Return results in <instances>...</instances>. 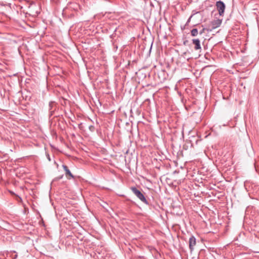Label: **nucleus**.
<instances>
[{
    "label": "nucleus",
    "instance_id": "4",
    "mask_svg": "<svg viewBox=\"0 0 259 259\" xmlns=\"http://www.w3.org/2000/svg\"><path fill=\"white\" fill-rule=\"evenodd\" d=\"M192 44L194 45V49L199 50L201 49L200 41L198 38H194L192 40Z\"/></svg>",
    "mask_w": 259,
    "mask_h": 259
},
{
    "label": "nucleus",
    "instance_id": "10",
    "mask_svg": "<svg viewBox=\"0 0 259 259\" xmlns=\"http://www.w3.org/2000/svg\"><path fill=\"white\" fill-rule=\"evenodd\" d=\"M205 30V28H203L199 32L200 34H202L204 32Z\"/></svg>",
    "mask_w": 259,
    "mask_h": 259
},
{
    "label": "nucleus",
    "instance_id": "11",
    "mask_svg": "<svg viewBox=\"0 0 259 259\" xmlns=\"http://www.w3.org/2000/svg\"><path fill=\"white\" fill-rule=\"evenodd\" d=\"M17 257V255H15V257H14V258H16Z\"/></svg>",
    "mask_w": 259,
    "mask_h": 259
},
{
    "label": "nucleus",
    "instance_id": "6",
    "mask_svg": "<svg viewBox=\"0 0 259 259\" xmlns=\"http://www.w3.org/2000/svg\"><path fill=\"white\" fill-rule=\"evenodd\" d=\"M63 168L65 171V175L67 177L68 176H70L71 178H73L74 177L72 174L71 173L70 170L68 169V167L65 165H63Z\"/></svg>",
    "mask_w": 259,
    "mask_h": 259
},
{
    "label": "nucleus",
    "instance_id": "8",
    "mask_svg": "<svg viewBox=\"0 0 259 259\" xmlns=\"http://www.w3.org/2000/svg\"><path fill=\"white\" fill-rule=\"evenodd\" d=\"M101 5L102 6L106 5V4H108L109 2V0H100Z\"/></svg>",
    "mask_w": 259,
    "mask_h": 259
},
{
    "label": "nucleus",
    "instance_id": "3",
    "mask_svg": "<svg viewBox=\"0 0 259 259\" xmlns=\"http://www.w3.org/2000/svg\"><path fill=\"white\" fill-rule=\"evenodd\" d=\"M196 244V240L194 236H192L189 238V247L191 252L194 250V246Z\"/></svg>",
    "mask_w": 259,
    "mask_h": 259
},
{
    "label": "nucleus",
    "instance_id": "2",
    "mask_svg": "<svg viewBox=\"0 0 259 259\" xmlns=\"http://www.w3.org/2000/svg\"><path fill=\"white\" fill-rule=\"evenodd\" d=\"M215 6L219 15L220 16H223L226 8L225 4L222 1H219L217 2Z\"/></svg>",
    "mask_w": 259,
    "mask_h": 259
},
{
    "label": "nucleus",
    "instance_id": "5",
    "mask_svg": "<svg viewBox=\"0 0 259 259\" xmlns=\"http://www.w3.org/2000/svg\"><path fill=\"white\" fill-rule=\"evenodd\" d=\"M211 23L212 25L211 28L213 29L219 27L221 25L222 23V20L220 19L214 20L211 22Z\"/></svg>",
    "mask_w": 259,
    "mask_h": 259
},
{
    "label": "nucleus",
    "instance_id": "1",
    "mask_svg": "<svg viewBox=\"0 0 259 259\" xmlns=\"http://www.w3.org/2000/svg\"><path fill=\"white\" fill-rule=\"evenodd\" d=\"M133 193L143 203L148 204V201L142 192L138 190L136 187H132L131 188Z\"/></svg>",
    "mask_w": 259,
    "mask_h": 259
},
{
    "label": "nucleus",
    "instance_id": "7",
    "mask_svg": "<svg viewBox=\"0 0 259 259\" xmlns=\"http://www.w3.org/2000/svg\"><path fill=\"white\" fill-rule=\"evenodd\" d=\"M198 31L197 28H193L191 30V35L192 36H196L198 35Z\"/></svg>",
    "mask_w": 259,
    "mask_h": 259
},
{
    "label": "nucleus",
    "instance_id": "9",
    "mask_svg": "<svg viewBox=\"0 0 259 259\" xmlns=\"http://www.w3.org/2000/svg\"><path fill=\"white\" fill-rule=\"evenodd\" d=\"M54 104L53 102H51L49 103L50 110H51L53 108V105Z\"/></svg>",
    "mask_w": 259,
    "mask_h": 259
}]
</instances>
